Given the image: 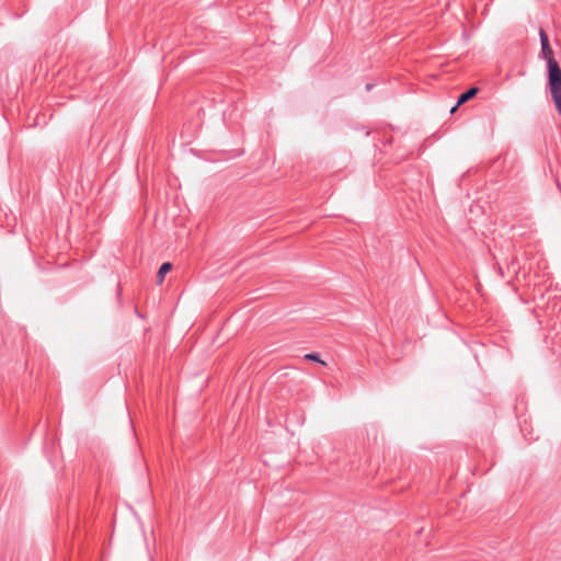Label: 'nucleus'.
<instances>
[{
  "label": "nucleus",
  "mask_w": 561,
  "mask_h": 561,
  "mask_svg": "<svg viewBox=\"0 0 561 561\" xmlns=\"http://www.w3.org/2000/svg\"><path fill=\"white\" fill-rule=\"evenodd\" d=\"M371 88H373V84L367 83L366 89H367V90H370Z\"/></svg>",
  "instance_id": "nucleus-6"
},
{
  "label": "nucleus",
  "mask_w": 561,
  "mask_h": 561,
  "mask_svg": "<svg viewBox=\"0 0 561 561\" xmlns=\"http://www.w3.org/2000/svg\"><path fill=\"white\" fill-rule=\"evenodd\" d=\"M478 92H479V89L477 87H472V88L468 89L467 91H465L463 93H461L458 96L457 104L451 108V112H454L457 108V106L467 103L469 100H471L473 96H476Z\"/></svg>",
  "instance_id": "nucleus-3"
},
{
  "label": "nucleus",
  "mask_w": 561,
  "mask_h": 561,
  "mask_svg": "<svg viewBox=\"0 0 561 561\" xmlns=\"http://www.w3.org/2000/svg\"><path fill=\"white\" fill-rule=\"evenodd\" d=\"M548 85L556 108L558 113L561 115V75L548 78Z\"/></svg>",
  "instance_id": "nucleus-2"
},
{
  "label": "nucleus",
  "mask_w": 561,
  "mask_h": 561,
  "mask_svg": "<svg viewBox=\"0 0 561 561\" xmlns=\"http://www.w3.org/2000/svg\"><path fill=\"white\" fill-rule=\"evenodd\" d=\"M172 270V264L170 262H164L161 264L158 273H157V283L161 284L165 277V275Z\"/></svg>",
  "instance_id": "nucleus-4"
},
{
  "label": "nucleus",
  "mask_w": 561,
  "mask_h": 561,
  "mask_svg": "<svg viewBox=\"0 0 561 561\" xmlns=\"http://www.w3.org/2000/svg\"><path fill=\"white\" fill-rule=\"evenodd\" d=\"M305 358L307 360L317 362V363H320L322 365H325V363L323 360H321L319 353H316V352L306 354Z\"/></svg>",
  "instance_id": "nucleus-5"
},
{
  "label": "nucleus",
  "mask_w": 561,
  "mask_h": 561,
  "mask_svg": "<svg viewBox=\"0 0 561 561\" xmlns=\"http://www.w3.org/2000/svg\"><path fill=\"white\" fill-rule=\"evenodd\" d=\"M539 38L541 44L540 57L547 61L548 78L561 75V68L553 56V50L549 43V37L543 28L539 30Z\"/></svg>",
  "instance_id": "nucleus-1"
}]
</instances>
